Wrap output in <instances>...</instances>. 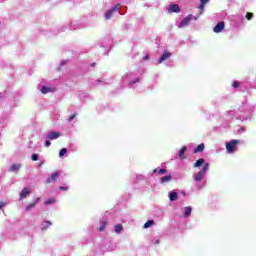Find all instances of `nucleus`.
<instances>
[{"instance_id": "f3484780", "label": "nucleus", "mask_w": 256, "mask_h": 256, "mask_svg": "<svg viewBox=\"0 0 256 256\" xmlns=\"http://www.w3.org/2000/svg\"><path fill=\"white\" fill-rule=\"evenodd\" d=\"M203 163H205V159L200 158L196 161V163H194L193 167L197 168V167H201L203 165Z\"/></svg>"}, {"instance_id": "20e7f679", "label": "nucleus", "mask_w": 256, "mask_h": 256, "mask_svg": "<svg viewBox=\"0 0 256 256\" xmlns=\"http://www.w3.org/2000/svg\"><path fill=\"white\" fill-rule=\"evenodd\" d=\"M59 137H61L60 132L52 131L46 136V139H50V141H53L55 139H59Z\"/></svg>"}, {"instance_id": "2eb2a0df", "label": "nucleus", "mask_w": 256, "mask_h": 256, "mask_svg": "<svg viewBox=\"0 0 256 256\" xmlns=\"http://www.w3.org/2000/svg\"><path fill=\"white\" fill-rule=\"evenodd\" d=\"M171 179H173V176H171V174L167 175V176H163L160 179V183H169V181H171Z\"/></svg>"}, {"instance_id": "4be33fe9", "label": "nucleus", "mask_w": 256, "mask_h": 256, "mask_svg": "<svg viewBox=\"0 0 256 256\" xmlns=\"http://www.w3.org/2000/svg\"><path fill=\"white\" fill-rule=\"evenodd\" d=\"M121 231H123V225L122 224H118L115 226V233H121Z\"/></svg>"}, {"instance_id": "a211bd4d", "label": "nucleus", "mask_w": 256, "mask_h": 256, "mask_svg": "<svg viewBox=\"0 0 256 256\" xmlns=\"http://www.w3.org/2000/svg\"><path fill=\"white\" fill-rule=\"evenodd\" d=\"M191 206H187L184 208V217H189V215H191Z\"/></svg>"}, {"instance_id": "dca6fc26", "label": "nucleus", "mask_w": 256, "mask_h": 256, "mask_svg": "<svg viewBox=\"0 0 256 256\" xmlns=\"http://www.w3.org/2000/svg\"><path fill=\"white\" fill-rule=\"evenodd\" d=\"M187 151V146H184L181 148L178 158L179 159H185V152Z\"/></svg>"}, {"instance_id": "1a4fd4ad", "label": "nucleus", "mask_w": 256, "mask_h": 256, "mask_svg": "<svg viewBox=\"0 0 256 256\" xmlns=\"http://www.w3.org/2000/svg\"><path fill=\"white\" fill-rule=\"evenodd\" d=\"M171 57V53L169 51H164L162 56L158 59V63L161 64L163 61H167Z\"/></svg>"}, {"instance_id": "7c9ffc66", "label": "nucleus", "mask_w": 256, "mask_h": 256, "mask_svg": "<svg viewBox=\"0 0 256 256\" xmlns=\"http://www.w3.org/2000/svg\"><path fill=\"white\" fill-rule=\"evenodd\" d=\"M198 9H200V11H205V4L200 3Z\"/></svg>"}, {"instance_id": "7ed1b4c3", "label": "nucleus", "mask_w": 256, "mask_h": 256, "mask_svg": "<svg viewBox=\"0 0 256 256\" xmlns=\"http://www.w3.org/2000/svg\"><path fill=\"white\" fill-rule=\"evenodd\" d=\"M120 4H117L116 6L112 7L108 12L105 14V19L109 20L111 17H113V13H116V11H119Z\"/></svg>"}, {"instance_id": "c756f323", "label": "nucleus", "mask_w": 256, "mask_h": 256, "mask_svg": "<svg viewBox=\"0 0 256 256\" xmlns=\"http://www.w3.org/2000/svg\"><path fill=\"white\" fill-rule=\"evenodd\" d=\"M32 161H39V156L37 154H33Z\"/></svg>"}, {"instance_id": "4c0bfd02", "label": "nucleus", "mask_w": 256, "mask_h": 256, "mask_svg": "<svg viewBox=\"0 0 256 256\" xmlns=\"http://www.w3.org/2000/svg\"><path fill=\"white\" fill-rule=\"evenodd\" d=\"M91 65H92V67H95V63H92Z\"/></svg>"}, {"instance_id": "c85d7f7f", "label": "nucleus", "mask_w": 256, "mask_h": 256, "mask_svg": "<svg viewBox=\"0 0 256 256\" xmlns=\"http://www.w3.org/2000/svg\"><path fill=\"white\" fill-rule=\"evenodd\" d=\"M52 203H55V199H49L45 202V205H52Z\"/></svg>"}, {"instance_id": "72a5a7b5", "label": "nucleus", "mask_w": 256, "mask_h": 256, "mask_svg": "<svg viewBox=\"0 0 256 256\" xmlns=\"http://www.w3.org/2000/svg\"><path fill=\"white\" fill-rule=\"evenodd\" d=\"M208 2H209V0H200V4H202V5H205Z\"/></svg>"}, {"instance_id": "6ab92c4d", "label": "nucleus", "mask_w": 256, "mask_h": 256, "mask_svg": "<svg viewBox=\"0 0 256 256\" xmlns=\"http://www.w3.org/2000/svg\"><path fill=\"white\" fill-rule=\"evenodd\" d=\"M152 225H155V221H153V220H148V221L144 224V229H149V227H152Z\"/></svg>"}, {"instance_id": "bb28decb", "label": "nucleus", "mask_w": 256, "mask_h": 256, "mask_svg": "<svg viewBox=\"0 0 256 256\" xmlns=\"http://www.w3.org/2000/svg\"><path fill=\"white\" fill-rule=\"evenodd\" d=\"M239 85H241V84L237 81L232 82V87H234V89L239 88Z\"/></svg>"}, {"instance_id": "473e14b6", "label": "nucleus", "mask_w": 256, "mask_h": 256, "mask_svg": "<svg viewBox=\"0 0 256 256\" xmlns=\"http://www.w3.org/2000/svg\"><path fill=\"white\" fill-rule=\"evenodd\" d=\"M45 147H51V141L47 140V141L45 142Z\"/></svg>"}, {"instance_id": "9d476101", "label": "nucleus", "mask_w": 256, "mask_h": 256, "mask_svg": "<svg viewBox=\"0 0 256 256\" xmlns=\"http://www.w3.org/2000/svg\"><path fill=\"white\" fill-rule=\"evenodd\" d=\"M19 169H21V164H12L8 171L10 173H17Z\"/></svg>"}, {"instance_id": "423d86ee", "label": "nucleus", "mask_w": 256, "mask_h": 256, "mask_svg": "<svg viewBox=\"0 0 256 256\" xmlns=\"http://www.w3.org/2000/svg\"><path fill=\"white\" fill-rule=\"evenodd\" d=\"M193 19V15L189 14L186 16L181 22H180V27H185L191 23V20Z\"/></svg>"}, {"instance_id": "2f4dec72", "label": "nucleus", "mask_w": 256, "mask_h": 256, "mask_svg": "<svg viewBox=\"0 0 256 256\" xmlns=\"http://www.w3.org/2000/svg\"><path fill=\"white\" fill-rule=\"evenodd\" d=\"M75 117H77V114H72L69 118V121H73V119H75Z\"/></svg>"}, {"instance_id": "5701e85b", "label": "nucleus", "mask_w": 256, "mask_h": 256, "mask_svg": "<svg viewBox=\"0 0 256 256\" xmlns=\"http://www.w3.org/2000/svg\"><path fill=\"white\" fill-rule=\"evenodd\" d=\"M64 155H67V149L66 148H62L59 151V157H63Z\"/></svg>"}, {"instance_id": "f704fd0d", "label": "nucleus", "mask_w": 256, "mask_h": 256, "mask_svg": "<svg viewBox=\"0 0 256 256\" xmlns=\"http://www.w3.org/2000/svg\"><path fill=\"white\" fill-rule=\"evenodd\" d=\"M3 207H5V203L4 202H0V209H3Z\"/></svg>"}, {"instance_id": "0eeeda50", "label": "nucleus", "mask_w": 256, "mask_h": 256, "mask_svg": "<svg viewBox=\"0 0 256 256\" xmlns=\"http://www.w3.org/2000/svg\"><path fill=\"white\" fill-rule=\"evenodd\" d=\"M59 172H54L51 177H49L47 180H46V183L49 185L50 183H55V181H57V179L59 178Z\"/></svg>"}, {"instance_id": "412c9836", "label": "nucleus", "mask_w": 256, "mask_h": 256, "mask_svg": "<svg viewBox=\"0 0 256 256\" xmlns=\"http://www.w3.org/2000/svg\"><path fill=\"white\" fill-rule=\"evenodd\" d=\"M159 173V175H165V173H167V169H155L154 171H153V173Z\"/></svg>"}, {"instance_id": "9b49d317", "label": "nucleus", "mask_w": 256, "mask_h": 256, "mask_svg": "<svg viewBox=\"0 0 256 256\" xmlns=\"http://www.w3.org/2000/svg\"><path fill=\"white\" fill-rule=\"evenodd\" d=\"M27 195H31V191H29L27 188H23L20 193V199H26Z\"/></svg>"}, {"instance_id": "a878e982", "label": "nucleus", "mask_w": 256, "mask_h": 256, "mask_svg": "<svg viewBox=\"0 0 256 256\" xmlns=\"http://www.w3.org/2000/svg\"><path fill=\"white\" fill-rule=\"evenodd\" d=\"M52 223L51 221H46V226H44L42 229L47 230L49 227H51Z\"/></svg>"}, {"instance_id": "4468645a", "label": "nucleus", "mask_w": 256, "mask_h": 256, "mask_svg": "<svg viewBox=\"0 0 256 256\" xmlns=\"http://www.w3.org/2000/svg\"><path fill=\"white\" fill-rule=\"evenodd\" d=\"M205 151V144H199L195 149L194 153H203Z\"/></svg>"}, {"instance_id": "f03ea898", "label": "nucleus", "mask_w": 256, "mask_h": 256, "mask_svg": "<svg viewBox=\"0 0 256 256\" xmlns=\"http://www.w3.org/2000/svg\"><path fill=\"white\" fill-rule=\"evenodd\" d=\"M209 169V163H206L202 170H200L195 176L194 179L197 182L203 181V177H205V173H207V170Z\"/></svg>"}, {"instance_id": "c9c22d12", "label": "nucleus", "mask_w": 256, "mask_h": 256, "mask_svg": "<svg viewBox=\"0 0 256 256\" xmlns=\"http://www.w3.org/2000/svg\"><path fill=\"white\" fill-rule=\"evenodd\" d=\"M135 83H139V78H136L135 81L131 82L132 85L135 84Z\"/></svg>"}, {"instance_id": "39448f33", "label": "nucleus", "mask_w": 256, "mask_h": 256, "mask_svg": "<svg viewBox=\"0 0 256 256\" xmlns=\"http://www.w3.org/2000/svg\"><path fill=\"white\" fill-rule=\"evenodd\" d=\"M181 12V8H179V5L177 4H171L168 7V13H180Z\"/></svg>"}, {"instance_id": "e433bc0d", "label": "nucleus", "mask_w": 256, "mask_h": 256, "mask_svg": "<svg viewBox=\"0 0 256 256\" xmlns=\"http://www.w3.org/2000/svg\"><path fill=\"white\" fill-rule=\"evenodd\" d=\"M144 59H149V56H145Z\"/></svg>"}, {"instance_id": "b1692460", "label": "nucleus", "mask_w": 256, "mask_h": 256, "mask_svg": "<svg viewBox=\"0 0 256 256\" xmlns=\"http://www.w3.org/2000/svg\"><path fill=\"white\" fill-rule=\"evenodd\" d=\"M105 227H107V221L102 222V225L98 228V231H104Z\"/></svg>"}, {"instance_id": "393cba45", "label": "nucleus", "mask_w": 256, "mask_h": 256, "mask_svg": "<svg viewBox=\"0 0 256 256\" xmlns=\"http://www.w3.org/2000/svg\"><path fill=\"white\" fill-rule=\"evenodd\" d=\"M246 19L248 21H251L253 19V13H251V12L246 13Z\"/></svg>"}, {"instance_id": "ddd939ff", "label": "nucleus", "mask_w": 256, "mask_h": 256, "mask_svg": "<svg viewBox=\"0 0 256 256\" xmlns=\"http://www.w3.org/2000/svg\"><path fill=\"white\" fill-rule=\"evenodd\" d=\"M53 91H55V88H49L46 86H43L41 89V93H43L44 95H46V93H53Z\"/></svg>"}, {"instance_id": "cd10ccee", "label": "nucleus", "mask_w": 256, "mask_h": 256, "mask_svg": "<svg viewBox=\"0 0 256 256\" xmlns=\"http://www.w3.org/2000/svg\"><path fill=\"white\" fill-rule=\"evenodd\" d=\"M59 190L60 191H69V186H60Z\"/></svg>"}, {"instance_id": "6e6552de", "label": "nucleus", "mask_w": 256, "mask_h": 256, "mask_svg": "<svg viewBox=\"0 0 256 256\" xmlns=\"http://www.w3.org/2000/svg\"><path fill=\"white\" fill-rule=\"evenodd\" d=\"M223 29H225V22H218L213 31L214 33H221Z\"/></svg>"}, {"instance_id": "f8f14e48", "label": "nucleus", "mask_w": 256, "mask_h": 256, "mask_svg": "<svg viewBox=\"0 0 256 256\" xmlns=\"http://www.w3.org/2000/svg\"><path fill=\"white\" fill-rule=\"evenodd\" d=\"M169 199L170 201H177L179 199V194L175 191L169 192Z\"/></svg>"}, {"instance_id": "aec40b11", "label": "nucleus", "mask_w": 256, "mask_h": 256, "mask_svg": "<svg viewBox=\"0 0 256 256\" xmlns=\"http://www.w3.org/2000/svg\"><path fill=\"white\" fill-rule=\"evenodd\" d=\"M40 200V198H37V200H36V202H33V203H31L30 205H28L27 207H26V210L27 211H31V209H33V207H35V205H37V202Z\"/></svg>"}, {"instance_id": "f257e3e1", "label": "nucleus", "mask_w": 256, "mask_h": 256, "mask_svg": "<svg viewBox=\"0 0 256 256\" xmlns=\"http://www.w3.org/2000/svg\"><path fill=\"white\" fill-rule=\"evenodd\" d=\"M240 141L237 139L231 140L226 143V151L227 153H235L237 151V145H239Z\"/></svg>"}]
</instances>
